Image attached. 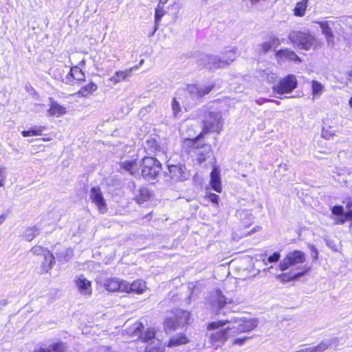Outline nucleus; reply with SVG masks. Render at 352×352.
I'll list each match as a JSON object with an SVG mask.
<instances>
[{
    "label": "nucleus",
    "mask_w": 352,
    "mask_h": 352,
    "mask_svg": "<svg viewBox=\"0 0 352 352\" xmlns=\"http://www.w3.org/2000/svg\"><path fill=\"white\" fill-rule=\"evenodd\" d=\"M90 199L97 206L98 209H106L107 204L100 187H92L90 190Z\"/></svg>",
    "instance_id": "2eb2a0df"
},
{
    "label": "nucleus",
    "mask_w": 352,
    "mask_h": 352,
    "mask_svg": "<svg viewBox=\"0 0 352 352\" xmlns=\"http://www.w3.org/2000/svg\"><path fill=\"white\" fill-rule=\"evenodd\" d=\"M45 127L43 126H34L29 130H24L21 131V135L24 138L38 136L43 134Z\"/></svg>",
    "instance_id": "2f4dec72"
},
{
    "label": "nucleus",
    "mask_w": 352,
    "mask_h": 352,
    "mask_svg": "<svg viewBox=\"0 0 352 352\" xmlns=\"http://www.w3.org/2000/svg\"><path fill=\"white\" fill-rule=\"evenodd\" d=\"M164 327L169 331H175L180 326L173 318H166L164 321Z\"/></svg>",
    "instance_id": "f704fd0d"
},
{
    "label": "nucleus",
    "mask_w": 352,
    "mask_h": 352,
    "mask_svg": "<svg viewBox=\"0 0 352 352\" xmlns=\"http://www.w3.org/2000/svg\"><path fill=\"white\" fill-rule=\"evenodd\" d=\"M144 352H164V349L160 346L146 347Z\"/></svg>",
    "instance_id": "09e8293b"
},
{
    "label": "nucleus",
    "mask_w": 352,
    "mask_h": 352,
    "mask_svg": "<svg viewBox=\"0 0 352 352\" xmlns=\"http://www.w3.org/2000/svg\"><path fill=\"white\" fill-rule=\"evenodd\" d=\"M306 261L305 254L298 250L288 252L282 261L279 263L278 267L281 271H285L290 267L302 264Z\"/></svg>",
    "instance_id": "39448f33"
},
{
    "label": "nucleus",
    "mask_w": 352,
    "mask_h": 352,
    "mask_svg": "<svg viewBox=\"0 0 352 352\" xmlns=\"http://www.w3.org/2000/svg\"><path fill=\"white\" fill-rule=\"evenodd\" d=\"M339 124L336 118L327 117L323 120L321 135L326 140H329L336 135L338 131Z\"/></svg>",
    "instance_id": "6e6552de"
},
{
    "label": "nucleus",
    "mask_w": 352,
    "mask_h": 352,
    "mask_svg": "<svg viewBox=\"0 0 352 352\" xmlns=\"http://www.w3.org/2000/svg\"><path fill=\"white\" fill-rule=\"evenodd\" d=\"M75 284L80 294L89 296L92 294L91 281L85 278L82 275L78 276L75 280Z\"/></svg>",
    "instance_id": "f3484780"
},
{
    "label": "nucleus",
    "mask_w": 352,
    "mask_h": 352,
    "mask_svg": "<svg viewBox=\"0 0 352 352\" xmlns=\"http://www.w3.org/2000/svg\"><path fill=\"white\" fill-rule=\"evenodd\" d=\"M323 90L322 85L317 80L311 81V91L314 95H318L322 93Z\"/></svg>",
    "instance_id": "c03bdc74"
},
{
    "label": "nucleus",
    "mask_w": 352,
    "mask_h": 352,
    "mask_svg": "<svg viewBox=\"0 0 352 352\" xmlns=\"http://www.w3.org/2000/svg\"><path fill=\"white\" fill-rule=\"evenodd\" d=\"M67 113V109L65 107L59 104L56 102H52L50 104V107L47 110V113L50 116L60 117L65 115Z\"/></svg>",
    "instance_id": "cd10ccee"
},
{
    "label": "nucleus",
    "mask_w": 352,
    "mask_h": 352,
    "mask_svg": "<svg viewBox=\"0 0 352 352\" xmlns=\"http://www.w3.org/2000/svg\"><path fill=\"white\" fill-rule=\"evenodd\" d=\"M98 89V85L93 81H90L87 85L82 86L78 91L72 94V96H78V97L88 98L93 95Z\"/></svg>",
    "instance_id": "4be33fe9"
},
{
    "label": "nucleus",
    "mask_w": 352,
    "mask_h": 352,
    "mask_svg": "<svg viewBox=\"0 0 352 352\" xmlns=\"http://www.w3.org/2000/svg\"><path fill=\"white\" fill-rule=\"evenodd\" d=\"M3 170H4V169L3 168L0 167V186L1 187L4 186L5 179H6V177H5L4 173H3Z\"/></svg>",
    "instance_id": "603ef678"
},
{
    "label": "nucleus",
    "mask_w": 352,
    "mask_h": 352,
    "mask_svg": "<svg viewBox=\"0 0 352 352\" xmlns=\"http://www.w3.org/2000/svg\"><path fill=\"white\" fill-rule=\"evenodd\" d=\"M280 258V254L278 252H274L272 255L267 256V258H263L265 264H267L268 263H276L279 261Z\"/></svg>",
    "instance_id": "a18cd8bd"
},
{
    "label": "nucleus",
    "mask_w": 352,
    "mask_h": 352,
    "mask_svg": "<svg viewBox=\"0 0 352 352\" xmlns=\"http://www.w3.org/2000/svg\"><path fill=\"white\" fill-rule=\"evenodd\" d=\"M120 167L132 176L137 177L140 175L141 161L139 162L137 159L125 160L120 163Z\"/></svg>",
    "instance_id": "ddd939ff"
},
{
    "label": "nucleus",
    "mask_w": 352,
    "mask_h": 352,
    "mask_svg": "<svg viewBox=\"0 0 352 352\" xmlns=\"http://www.w3.org/2000/svg\"><path fill=\"white\" fill-rule=\"evenodd\" d=\"M204 198L217 206L219 204V197L215 193L208 192L205 195Z\"/></svg>",
    "instance_id": "49530a36"
},
{
    "label": "nucleus",
    "mask_w": 352,
    "mask_h": 352,
    "mask_svg": "<svg viewBox=\"0 0 352 352\" xmlns=\"http://www.w3.org/2000/svg\"><path fill=\"white\" fill-rule=\"evenodd\" d=\"M166 12L164 9V7H160L157 6L155 10V29H157L159 26L160 22L163 17L164 15H165Z\"/></svg>",
    "instance_id": "c9c22d12"
},
{
    "label": "nucleus",
    "mask_w": 352,
    "mask_h": 352,
    "mask_svg": "<svg viewBox=\"0 0 352 352\" xmlns=\"http://www.w3.org/2000/svg\"><path fill=\"white\" fill-rule=\"evenodd\" d=\"M171 109L173 111V116L174 118H178L182 116V110L179 101L173 98L171 100Z\"/></svg>",
    "instance_id": "72a5a7b5"
},
{
    "label": "nucleus",
    "mask_w": 352,
    "mask_h": 352,
    "mask_svg": "<svg viewBox=\"0 0 352 352\" xmlns=\"http://www.w3.org/2000/svg\"><path fill=\"white\" fill-rule=\"evenodd\" d=\"M230 331V328L228 327L211 333L210 336V342L216 344L226 342L230 336H232Z\"/></svg>",
    "instance_id": "aec40b11"
},
{
    "label": "nucleus",
    "mask_w": 352,
    "mask_h": 352,
    "mask_svg": "<svg viewBox=\"0 0 352 352\" xmlns=\"http://www.w3.org/2000/svg\"><path fill=\"white\" fill-rule=\"evenodd\" d=\"M329 346L327 342L322 341L318 345L310 347L311 352H324Z\"/></svg>",
    "instance_id": "79ce46f5"
},
{
    "label": "nucleus",
    "mask_w": 352,
    "mask_h": 352,
    "mask_svg": "<svg viewBox=\"0 0 352 352\" xmlns=\"http://www.w3.org/2000/svg\"><path fill=\"white\" fill-rule=\"evenodd\" d=\"M347 76L349 77H352V69L350 71L348 72Z\"/></svg>",
    "instance_id": "e2e57ef3"
},
{
    "label": "nucleus",
    "mask_w": 352,
    "mask_h": 352,
    "mask_svg": "<svg viewBox=\"0 0 352 352\" xmlns=\"http://www.w3.org/2000/svg\"><path fill=\"white\" fill-rule=\"evenodd\" d=\"M42 140H43V141H50L51 139H50V138H43Z\"/></svg>",
    "instance_id": "69168bd1"
},
{
    "label": "nucleus",
    "mask_w": 352,
    "mask_h": 352,
    "mask_svg": "<svg viewBox=\"0 0 352 352\" xmlns=\"http://www.w3.org/2000/svg\"><path fill=\"white\" fill-rule=\"evenodd\" d=\"M151 192L146 188H140L139 193L137 196V201L138 202H144L147 201L151 197Z\"/></svg>",
    "instance_id": "e433bc0d"
},
{
    "label": "nucleus",
    "mask_w": 352,
    "mask_h": 352,
    "mask_svg": "<svg viewBox=\"0 0 352 352\" xmlns=\"http://www.w3.org/2000/svg\"><path fill=\"white\" fill-rule=\"evenodd\" d=\"M224 62L220 59L215 58L210 64V69H217L221 67L224 65Z\"/></svg>",
    "instance_id": "8fccbe9b"
},
{
    "label": "nucleus",
    "mask_w": 352,
    "mask_h": 352,
    "mask_svg": "<svg viewBox=\"0 0 352 352\" xmlns=\"http://www.w3.org/2000/svg\"><path fill=\"white\" fill-rule=\"evenodd\" d=\"M288 39L294 45L307 51L318 50L322 45V42L310 32L291 31L288 34Z\"/></svg>",
    "instance_id": "f257e3e1"
},
{
    "label": "nucleus",
    "mask_w": 352,
    "mask_h": 352,
    "mask_svg": "<svg viewBox=\"0 0 352 352\" xmlns=\"http://www.w3.org/2000/svg\"><path fill=\"white\" fill-rule=\"evenodd\" d=\"M30 251L35 256H44L47 254V252H50V250L42 245H35L31 248Z\"/></svg>",
    "instance_id": "58836bf2"
},
{
    "label": "nucleus",
    "mask_w": 352,
    "mask_h": 352,
    "mask_svg": "<svg viewBox=\"0 0 352 352\" xmlns=\"http://www.w3.org/2000/svg\"><path fill=\"white\" fill-rule=\"evenodd\" d=\"M250 337H243L240 338H236L232 341L233 344L242 345Z\"/></svg>",
    "instance_id": "3c124183"
},
{
    "label": "nucleus",
    "mask_w": 352,
    "mask_h": 352,
    "mask_svg": "<svg viewBox=\"0 0 352 352\" xmlns=\"http://www.w3.org/2000/svg\"><path fill=\"white\" fill-rule=\"evenodd\" d=\"M275 57L278 60H288L295 63H301L302 58L296 53L289 48H283L275 52Z\"/></svg>",
    "instance_id": "9b49d317"
},
{
    "label": "nucleus",
    "mask_w": 352,
    "mask_h": 352,
    "mask_svg": "<svg viewBox=\"0 0 352 352\" xmlns=\"http://www.w3.org/2000/svg\"><path fill=\"white\" fill-rule=\"evenodd\" d=\"M81 54L76 53L69 57L71 63L70 69L65 77L66 84L73 85L74 82L78 85L85 81L86 77L82 67L86 65V59L80 58Z\"/></svg>",
    "instance_id": "f03ea898"
},
{
    "label": "nucleus",
    "mask_w": 352,
    "mask_h": 352,
    "mask_svg": "<svg viewBox=\"0 0 352 352\" xmlns=\"http://www.w3.org/2000/svg\"><path fill=\"white\" fill-rule=\"evenodd\" d=\"M171 313L173 314V318L180 327H184L189 323L190 319V313L189 311L175 308L171 310Z\"/></svg>",
    "instance_id": "a211bd4d"
},
{
    "label": "nucleus",
    "mask_w": 352,
    "mask_h": 352,
    "mask_svg": "<svg viewBox=\"0 0 352 352\" xmlns=\"http://www.w3.org/2000/svg\"><path fill=\"white\" fill-rule=\"evenodd\" d=\"M346 208L348 210L351 209V208H352V199H350V200H349V201L346 202Z\"/></svg>",
    "instance_id": "680f3d73"
},
{
    "label": "nucleus",
    "mask_w": 352,
    "mask_h": 352,
    "mask_svg": "<svg viewBox=\"0 0 352 352\" xmlns=\"http://www.w3.org/2000/svg\"><path fill=\"white\" fill-rule=\"evenodd\" d=\"M311 270L309 266H304L302 270L296 273L292 272H283L277 276V278L283 283L295 280L304 275L308 274Z\"/></svg>",
    "instance_id": "f8f14e48"
},
{
    "label": "nucleus",
    "mask_w": 352,
    "mask_h": 352,
    "mask_svg": "<svg viewBox=\"0 0 352 352\" xmlns=\"http://www.w3.org/2000/svg\"><path fill=\"white\" fill-rule=\"evenodd\" d=\"M214 87V83L210 84L204 87H200L196 84H190L187 85L186 89L192 97L200 99L209 94Z\"/></svg>",
    "instance_id": "1a4fd4ad"
},
{
    "label": "nucleus",
    "mask_w": 352,
    "mask_h": 352,
    "mask_svg": "<svg viewBox=\"0 0 352 352\" xmlns=\"http://www.w3.org/2000/svg\"><path fill=\"white\" fill-rule=\"evenodd\" d=\"M201 138H198V135L194 138H185L182 142V149L186 153H190L195 149H197L201 146L197 145V142Z\"/></svg>",
    "instance_id": "a878e982"
},
{
    "label": "nucleus",
    "mask_w": 352,
    "mask_h": 352,
    "mask_svg": "<svg viewBox=\"0 0 352 352\" xmlns=\"http://www.w3.org/2000/svg\"><path fill=\"white\" fill-rule=\"evenodd\" d=\"M121 292H125L130 294L131 293V283L126 280H120L119 281V291Z\"/></svg>",
    "instance_id": "37998d69"
},
{
    "label": "nucleus",
    "mask_w": 352,
    "mask_h": 352,
    "mask_svg": "<svg viewBox=\"0 0 352 352\" xmlns=\"http://www.w3.org/2000/svg\"><path fill=\"white\" fill-rule=\"evenodd\" d=\"M295 352H311V351L310 349V347H307V348L297 350Z\"/></svg>",
    "instance_id": "13d9d810"
},
{
    "label": "nucleus",
    "mask_w": 352,
    "mask_h": 352,
    "mask_svg": "<svg viewBox=\"0 0 352 352\" xmlns=\"http://www.w3.org/2000/svg\"><path fill=\"white\" fill-rule=\"evenodd\" d=\"M209 185L217 192H221L222 186L220 171L217 166H214L210 175Z\"/></svg>",
    "instance_id": "6ab92c4d"
},
{
    "label": "nucleus",
    "mask_w": 352,
    "mask_h": 352,
    "mask_svg": "<svg viewBox=\"0 0 352 352\" xmlns=\"http://www.w3.org/2000/svg\"><path fill=\"white\" fill-rule=\"evenodd\" d=\"M222 124L219 115L214 112L208 111L202 121L201 131L198 134V138H202L205 135L221 130Z\"/></svg>",
    "instance_id": "20e7f679"
},
{
    "label": "nucleus",
    "mask_w": 352,
    "mask_h": 352,
    "mask_svg": "<svg viewBox=\"0 0 352 352\" xmlns=\"http://www.w3.org/2000/svg\"><path fill=\"white\" fill-rule=\"evenodd\" d=\"M280 44V40L275 36L271 37L268 41H264L260 45L261 53L266 54L270 51L277 48Z\"/></svg>",
    "instance_id": "b1692460"
},
{
    "label": "nucleus",
    "mask_w": 352,
    "mask_h": 352,
    "mask_svg": "<svg viewBox=\"0 0 352 352\" xmlns=\"http://www.w3.org/2000/svg\"><path fill=\"white\" fill-rule=\"evenodd\" d=\"M131 293L142 294L146 290V283L142 280L138 279L131 283Z\"/></svg>",
    "instance_id": "7c9ffc66"
},
{
    "label": "nucleus",
    "mask_w": 352,
    "mask_h": 352,
    "mask_svg": "<svg viewBox=\"0 0 352 352\" xmlns=\"http://www.w3.org/2000/svg\"><path fill=\"white\" fill-rule=\"evenodd\" d=\"M206 160V157L204 153H200L199 156L197 157V162L201 164Z\"/></svg>",
    "instance_id": "5fc2aeb1"
},
{
    "label": "nucleus",
    "mask_w": 352,
    "mask_h": 352,
    "mask_svg": "<svg viewBox=\"0 0 352 352\" xmlns=\"http://www.w3.org/2000/svg\"><path fill=\"white\" fill-rule=\"evenodd\" d=\"M190 342V340L186 333L180 332L172 336L167 342L165 344V346L168 348L178 347L182 345L187 344Z\"/></svg>",
    "instance_id": "dca6fc26"
},
{
    "label": "nucleus",
    "mask_w": 352,
    "mask_h": 352,
    "mask_svg": "<svg viewBox=\"0 0 352 352\" xmlns=\"http://www.w3.org/2000/svg\"><path fill=\"white\" fill-rule=\"evenodd\" d=\"M227 323H228V320H218V321H212L207 324L206 329L208 331H212L217 329L221 327H223Z\"/></svg>",
    "instance_id": "4c0bfd02"
},
{
    "label": "nucleus",
    "mask_w": 352,
    "mask_h": 352,
    "mask_svg": "<svg viewBox=\"0 0 352 352\" xmlns=\"http://www.w3.org/2000/svg\"><path fill=\"white\" fill-rule=\"evenodd\" d=\"M168 168H169L170 173H171L174 170L178 169V167L177 166H175V165H171V166H168Z\"/></svg>",
    "instance_id": "052dcab7"
},
{
    "label": "nucleus",
    "mask_w": 352,
    "mask_h": 352,
    "mask_svg": "<svg viewBox=\"0 0 352 352\" xmlns=\"http://www.w3.org/2000/svg\"><path fill=\"white\" fill-rule=\"evenodd\" d=\"M67 345L62 341H56L50 343L47 347H41L38 352H66Z\"/></svg>",
    "instance_id": "393cba45"
},
{
    "label": "nucleus",
    "mask_w": 352,
    "mask_h": 352,
    "mask_svg": "<svg viewBox=\"0 0 352 352\" xmlns=\"http://www.w3.org/2000/svg\"><path fill=\"white\" fill-rule=\"evenodd\" d=\"M43 256V260L41 264V270L42 273L46 274L48 273L55 265L56 258L51 251L47 252V254Z\"/></svg>",
    "instance_id": "5701e85b"
},
{
    "label": "nucleus",
    "mask_w": 352,
    "mask_h": 352,
    "mask_svg": "<svg viewBox=\"0 0 352 352\" xmlns=\"http://www.w3.org/2000/svg\"><path fill=\"white\" fill-rule=\"evenodd\" d=\"M140 176L150 181L157 178L162 170V164L155 157L145 156L141 160Z\"/></svg>",
    "instance_id": "7ed1b4c3"
},
{
    "label": "nucleus",
    "mask_w": 352,
    "mask_h": 352,
    "mask_svg": "<svg viewBox=\"0 0 352 352\" xmlns=\"http://www.w3.org/2000/svg\"><path fill=\"white\" fill-rule=\"evenodd\" d=\"M138 69V66L135 65L125 70L116 71L113 76L109 78V80L113 84H117L121 81H124L132 75L134 69Z\"/></svg>",
    "instance_id": "412c9836"
},
{
    "label": "nucleus",
    "mask_w": 352,
    "mask_h": 352,
    "mask_svg": "<svg viewBox=\"0 0 352 352\" xmlns=\"http://www.w3.org/2000/svg\"><path fill=\"white\" fill-rule=\"evenodd\" d=\"M119 281L117 278H108L103 283L104 288L109 292H116L119 291Z\"/></svg>",
    "instance_id": "c85d7f7f"
},
{
    "label": "nucleus",
    "mask_w": 352,
    "mask_h": 352,
    "mask_svg": "<svg viewBox=\"0 0 352 352\" xmlns=\"http://www.w3.org/2000/svg\"><path fill=\"white\" fill-rule=\"evenodd\" d=\"M321 28V32L326 38L327 42L333 43L334 35L331 28L329 25V22L327 21H316V22Z\"/></svg>",
    "instance_id": "bb28decb"
},
{
    "label": "nucleus",
    "mask_w": 352,
    "mask_h": 352,
    "mask_svg": "<svg viewBox=\"0 0 352 352\" xmlns=\"http://www.w3.org/2000/svg\"><path fill=\"white\" fill-rule=\"evenodd\" d=\"M346 221L351 222V226H352V209L347 210L346 212H345L343 217H341L337 220L336 223L337 224H344Z\"/></svg>",
    "instance_id": "ea45409f"
},
{
    "label": "nucleus",
    "mask_w": 352,
    "mask_h": 352,
    "mask_svg": "<svg viewBox=\"0 0 352 352\" xmlns=\"http://www.w3.org/2000/svg\"><path fill=\"white\" fill-rule=\"evenodd\" d=\"M261 229V227L260 226H256L254 227L253 229H252L250 232H248V234H250V233H253V232H255L256 231H258Z\"/></svg>",
    "instance_id": "4d7b16f0"
},
{
    "label": "nucleus",
    "mask_w": 352,
    "mask_h": 352,
    "mask_svg": "<svg viewBox=\"0 0 352 352\" xmlns=\"http://www.w3.org/2000/svg\"><path fill=\"white\" fill-rule=\"evenodd\" d=\"M257 326V322L252 318H241L236 325L230 327L231 335L236 336L240 333H247L252 331Z\"/></svg>",
    "instance_id": "0eeeda50"
},
{
    "label": "nucleus",
    "mask_w": 352,
    "mask_h": 352,
    "mask_svg": "<svg viewBox=\"0 0 352 352\" xmlns=\"http://www.w3.org/2000/svg\"><path fill=\"white\" fill-rule=\"evenodd\" d=\"M310 249L312 252L313 258H314V260H317L318 257V252L317 249L314 245L310 246Z\"/></svg>",
    "instance_id": "864d4df0"
},
{
    "label": "nucleus",
    "mask_w": 352,
    "mask_h": 352,
    "mask_svg": "<svg viewBox=\"0 0 352 352\" xmlns=\"http://www.w3.org/2000/svg\"><path fill=\"white\" fill-rule=\"evenodd\" d=\"M6 219V214H2L0 215V225H1Z\"/></svg>",
    "instance_id": "bf43d9fd"
},
{
    "label": "nucleus",
    "mask_w": 352,
    "mask_h": 352,
    "mask_svg": "<svg viewBox=\"0 0 352 352\" xmlns=\"http://www.w3.org/2000/svg\"><path fill=\"white\" fill-rule=\"evenodd\" d=\"M169 0H159V2L157 3L158 6L164 7V5Z\"/></svg>",
    "instance_id": "6e6d98bb"
},
{
    "label": "nucleus",
    "mask_w": 352,
    "mask_h": 352,
    "mask_svg": "<svg viewBox=\"0 0 352 352\" xmlns=\"http://www.w3.org/2000/svg\"><path fill=\"white\" fill-rule=\"evenodd\" d=\"M297 80L294 75L288 74L281 78L279 82L273 87V90L279 94H288L296 88Z\"/></svg>",
    "instance_id": "423d86ee"
},
{
    "label": "nucleus",
    "mask_w": 352,
    "mask_h": 352,
    "mask_svg": "<svg viewBox=\"0 0 352 352\" xmlns=\"http://www.w3.org/2000/svg\"><path fill=\"white\" fill-rule=\"evenodd\" d=\"M143 63H144V60H141L140 61V63H139V65L138 66L139 67L140 65H142Z\"/></svg>",
    "instance_id": "338daca9"
},
{
    "label": "nucleus",
    "mask_w": 352,
    "mask_h": 352,
    "mask_svg": "<svg viewBox=\"0 0 352 352\" xmlns=\"http://www.w3.org/2000/svg\"><path fill=\"white\" fill-rule=\"evenodd\" d=\"M349 104L352 109V96L350 98V99L349 100Z\"/></svg>",
    "instance_id": "0e129e2a"
},
{
    "label": "nucleus",
    "mask_w": 352,
    "mask_h": 352,
    "mask_svg": "<svg viewBox=\"0 0 352 352\" xmlns=\"http://www.w3.org/2000/svg\"><path fill=\"white\" fill-rule=\"evenodd\" d=\"M309 0H302L296 3L293 10V14L298 17H302L305 15Z\"/></svg>",
    "instance_id": "c756f323"
},
{
    "label": "nucleus",
    "mask_w": 352,
    "mask_h": 352,
    "mask_svg": "<svg viewBox=\"0 0 352 352\" xmlns=\"http://www.w3.org/2000/svg\"><path fill=\"white\" fill-rule=\"evenodd\" d=\"M144 324L142 322H138L137 327L134 330L135 333H140L138 335V339L143 342H148L155 338L156 331L154 328H147L144 330Z\"/></svg>",
    "instance_id": "4468645a"
},
{
    "label": "nucleus",
    "mask_w": 352,
    "mask_h": 352,
    "mask_svg": "<svg viewBox=\"0 0 352 352\" xmlns=\"http://www.w3.org/2000/svg\"><path fill=\"white\" fill-rule=\"evenodd\" d=\"M228 298L223 295L219 289H217L212 294L210 297V305L214 307L217 311H220L226 307L228 303H230Z\"/></svg>",
    "instance_id": "9d476101"
},
{
    "label": "nucleus",
    "mask_w": 352,
    "mask_h": 352,
    "mask_svg": "<svg viewBox=\"0 0 352 352\" xmlns=\"http://www.w3.org/2000/svg\"><path fill=\"white\" fill-rule=\"evenodd\" d=\"M146 143L147 149L151 153H156L157 151H160L161 149L160 145L159 144L156 139L154 138L148 139Z\"/></svg>",
    "instance_id": "473e14b6"
},
{
    "label": "nucleus",
    "mask_w": 352,
    "mask_h": 352,
    "mask_svg": "<svg viewBox=\"0 0 352 352\" xmlns=\"http://www.w3.org/2000/svg\"><path fill=\"white\" fill-rule=\"evenodd\" d=\"M331 212L333 214L336 216H342L343 217L344 213V208L341 205H336L331 209Z\"/></svg>",
    "instance_id": "de8ad7c7"
},
{
    "label": "nucleus",
    "mask_w": 352,
    "mask_h": 352,
    "mask_svg": "<svg viewBox=\"0 0 352 352\" xmlns=\"http://www.w3.org/2000/svg\"><path fill=\"white\" fill-rule=\"evenodd\" d=\"M38 234V230L36 227L28 228L25 230V237L29 241H32Z\"/></svg>",
    "instance_id": "a19ab883"
}]
</instances>
